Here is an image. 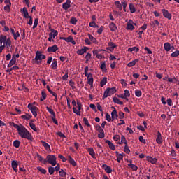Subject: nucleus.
<instances>
[{"instance_id":"obj_1","label":"nucleus","mask_w":179,"mask_h":179,"mask_svg":"<svg viewBox=\"0 0 179 179\" xmlns=\"http://www.w3.org/2000/svg\"><path fill=\"white\" fill-rule=\"evenodd\" d=\"M13 127L17 130L18 135L20 138H23L24 139H28L30 141L31 139V134L30 131L24 127L22 124H17L16 123H13Z\"/></svg>"},{"instance_id":"obj_2","label":"nucleus","mask_w":179,"mask_h":179,"mask_svg":"<svg viewBox=\"0 0 179 179\" xmlns=\"http://www.w3.org/2000/svg\"><path fill=\"white\" fill-rule=\"evenodd\" d=\"M45 58H47L45 55H43V52L38 50L36 52L35 58L32 59V62H36L37 65H41V61Z\"/></svg>"},{"instance_id":"obj_3","label":"nucleus","mask_w":179,"mask_h":179,"mask_svg":"<svg viewBox=\"0 0 179 179\" xmlns=\"http://www.w3.org/2000/svg\"><path fill=\"white\" fill-rule=\"evenodd\" d=\"M46 161L52 166H57V157L54 155H49L46 157Z\"/></svg>"},{"instance_id":"obj_4","label":"nucleus","mask_w":179,"mask_h":179,"mask_svg":"<svg viewBox=\"0 0 179 179\" xmlns=\"http://www.w3.org/2000/svg\"><path fill=\"white\" fill-rule=\"evenodd\" d=\"M28 108L30 110L34 117H37V112L38 111V108H37V106H33L31 103H29Z\"/></svg>"},{"instance_id":"obj_5","label":"nucleus","mask_w":179,"mask_h":179,"mask_svg":"<svg viewBox=\"0 0 179 179\" xmlns=\"http://www.w3.org/2000/svg\"><path fill=\"white\" fill-rule=\"evenodd\" d=\"M77 107L78 110H77L76 108L73 107V112L74 113V114L80 116V110H82V103L77 101Z\"/></svg>"},{"instance_id":"obj_6","label":"nucleus","mask_w":179,"mask_h":179,"mask_svg":"<svg viewBox=\"0 0 179 179\" xmlns=\"http://www.w3.org/2000/svg\"><path fill=\"white\" fill-rule=\"evenodd\" d=\"M113 94V88L108 87L105 90L103 96V99H107V97H111V95Z\"/></svg>"},{"instance_id":"obj_7","label":"nucleus","mask_w":179,"mask_h":179,"mask_svg":"<svg viewBox=\"0 0 179 179\" xmlns=\"http://www.w3.org/2000/svg\"><path fill=\"white\" fill-rule=\"evenodd\" d=\"M101 51H103V50H93V55H94L95 57H96V58H98V59H101V58H103V55H101Z\"/></svg>"},{"instance_id":"obj_8","label":"nucleus","mask_w":179,"mask_h":179,"mask_svg":"<svg viewBox=\"0 0 179 179\" xmlns=\"http://www.w3.org/2000/svg\"><path fill=\"white\" fill-rule=\"evenodd\" d=\"M58 50H59L58 45H54L52 46L48 47L47 49V52H57V51H58Z\"/></svg>"},{"instance_id":"obj_9","label":"nucleus","mask_w":179,"mask_h":179,"mask_svg":"<svg viewBox=\"0 0 179 179\" xmlns=\"http://www.w3.org/2000/svg\"><path fill=\"white\" fill-rule=\"evenodd\" d=\"M162 13H163V16H164V17H166L169 20H171V17H172L171 13H169V10H167L166 9H162Z\"/></svg>"},{"instance_id":"obj_10","label":"nucleus","mask_w":179,"mask_h":179,"mask_svg":"<svg viewBox=\"0 0 179 179\" xmlns=\"http://www.w3.org/2000/svg\"><path fill=\"white\" fill-rule=\"evenodd\" d=\"M156 142L158 145H162V143H163V138H162V134L160 131H157V133Z\"/></svg>"},{"instance_id":"obj_11","label":"nucleus","mask_w":179,"mask_h":179,"mask_svg":"<svg viewBox=\"0 0 179 179\" xmlns=\"http://www.w3.org/2000/svg\"><path fill=\"white\" fill-rule=\"evenodd\" d=\"M20 12L23 14V16L25 19H29L30 17L29 15V11H27V8L26 7H24L22 9H21Z\"/></svg>"},{"instance_id":"obj_12","label":"nucleus","mask_w":179,"mask_h":179,"mask_svg":"<svg viewBox=\"0 0 179 179\" xmlns=\"http://www.w3.org/2000/svg\"><path fill=\"white\" fill-rule=\"evenodd\" d=\"M67 160L69 163L71 164V166H73V167H76L77 166L76 162L75 161V159H73V158H72L71 155H68Z\"/></svg>"},{"instance_id":"obj_13","label":"nucleus","mask_w":179,"mask_h":179,"mask_svg":"<svg viewBox=\"0 0 179 179\" xmlns=\"http://www.w3.org/2000/svg\"><path fill=\"white\" fill-rule=\"evenodd\" d=\"M17 166H19L17 161L13 160L11 162V167L15 173H17Z\"/></svg>"},{"instance_id":"obj_14","label":"nucleus","mask_w":179,"mask_h":179,"mask_svg":"<svg viewBox=\"0 0 179 179\" xmlns=\"http://www.w3.org/2000/svg\"><path fill=\"white\" fill-rule=\"evenodd\" d=\"M87 83L90 86H93V75L92 73H89L87 76Z\"/></svg>"},{"instance_id":"obj_15","label":"nucleus","mask_w":179,"mask_h":179,"mask_svg":"<svg viewBox=\"0 0 179 179\" xmlns=\"http://www.w3.org/2000/svg\"><path fill=\"white\" fill-rule=\"evenodd\" d=\"M62 8L64 10H68L71 8V0H66L65 3L62 4Z\"/></svg>"},{"instance_id":"obj_16","label":"nucleus","mask_w":179,"mask_h":179,"mask_svg":"<svg viewBox=\"0 0 179 179\" xmlns=\"http://www.w3.org/2000/svg\"><path fill=\"white\" fill-rule=\"evenodd\" d=\"M102 169L105 170L106 173H108V174H110V173H113V169H111V168L107 164H103Z\"/></svg>"},{"instance_id":"obj_17","label":"nucleus","mask_w":179,"mask_h":179,"mask_svg":"<svg viewBox=\"0 0 179 179\" xmlns=\"http://www.w3.org/2000/svg\"><path fill=\"white\" fill-rule=\"evenodd\" d=\"M132 23H134V21H132V20H129L126 27L127 30H134V29H135V27H134Z\"/></svg>"},{"instance_id":"obj_18","label":"nucleus","mask_w":179,"mask_h":179,"mask_svg":"<svg viewBox=\"0 0 179 179\" xmlns=\"http://www.w3.org/2000/svg\"><path fill=\"white\" fill-rule=\"evenodd\" d=\"M36 156L38 157V159L41 163H43V164H47V159H44L43 156L40 155L38 153H36Z\"/></svg>"},{"instance_id":"obj_19","label":"nucleus","mask_w":179,"mask_h":179,"mask_svg":"<svg viewBox=\"0 0 179 179\" xmlns=\"http://www.w3.org/2000/svg\"><path fill=\"white\" fill-rule=\"evenodd\" d=\"M15 64H16V57H15V55H13L12 59L10 61L7 66L8 68H12Z\"/></svg>"},{"instance_id":"obj_20","label":"nucleus","mask_w":179,"mask_h":179,"mask_svg":"<svg viewBox=\"0 0 179 179\" xmlns=\"http://www.w3.org/2000/svg\"><path fill=\"white\" fill-rule=\"evenodd\" d=\"M87 50H89V48L84 46L83 49H80L77 51V54L78 55H83V54H85V52H87Z\"/></svg>"},{"instance_id":"obj_21","label":"nucleus","mask_w":179,"mask_h":179,"mask_svg":"<svg viewBox=\"0 0 179 179\" xmlns=\"http://www.w3.org/2000/svg\"><path fill=\"white\" fill-rule=\"evenodd\" d=\"M146 159L148 160V162H150V163H152V164H155L157 162V159L156 158H153L152 157H146Z\"/></svg>"},{"instance_id":"obj_22","label":"nucleus","mask_w":179,"mask_h":179,"mask_svg":"<svg viewBox=\"0 0 179 179\" xmlns=\"http://www.w3.org/2000/svg\"><path fill=\"white\" fill-rule=\"evenodd\" d=\"M41 142L43 148H45V149L46 150H51V147L50 146V145L48 143H46L44 141H41Z\"/></svg>"},{"instance_id":"obj_23","label":"nucleus","mask_w":179,"mask_h":179,"mask_svg":"<svg viewBox=\"0 0 179 179\" xmlns=\"http://www.w3.org/2000/svg\"><path fill=\"white\" fill-rule=\"evenodd\" d=\"M88 152L93 159L96 157V152H94V150L92 148H88Z\"/></svg>"},{"instance_id":"obj_24","label":"nucleus","mask_w":179,"mask_h":179,"mask_svg":"<svg viewBox=\"0 0 179 179\" xmlns=\"http://www.w3.org/2000/svg\"><path fill=\"white\" fill-rule=\"evenodd\" d=\"M50 31H51V33H50L49 34L52 35V38H55V37H57V36H58V31H57L55 29H50Z\"/></svg>"},{"instance_id":"obj_25","label":"nucleus","mask_w":179,"mask_h":179,"mask_svg":"<svg viewBox=\"0 0 179 179\" xmlns=\"http://www.w3.org/2000/svg\"><path fill=\"white\" fill-rule=\"evenodd\" d=\"M164 48L165 50V51H170V50H171V45L170 44V43H166L164 45Z\"/></svg>"},{"instance_id":"obj_26","label":"nucleus","mask_w":179,"mask_h":179,"mask_svg":"<svg viewBox=\"0 0 179 179\" xmlns=\"http://www.w3.org/2000/svg\"><path fill=\"white\" fill-rule=\"evenodd\" d=\"M52 69H57L58 68V62H57V59H54L53 62L51 64Z\"/></svg>"},{"instance_id":"obj_27","label":"nucleus","mask_w":179,"mask_h":179,"mask_svg":"<svg viewBox=\"0 0 179 179\" xmlns=\"http://www.w3.org/2000/svg\"><path fill=\"white\" fill-rule=\"evenodd\" d=\"M138 61H139V59H136L135 60H133L132 62L128 63L127 66L129 68H131V66H135L136 62H138Z\"/></svg>"},{"instance_id":"obj_28","label":"nucleus","mask_w":179,"mask_h":179,"mask_svg":"<svg viewBox=\"0 0 179 179\" xmlns=\"http://www.w3.org/2000/svg\"><path fill=\"white\" fill-rule=\"evenodd\" d=\"M6 42V36H3V35H1L0 36V45H2L3 43H4V45H5V43Z\"/></svg>"},{"instance_id":"obj_29","label":"nucleus","mask_w":179,"mask_h":179,"mask_svg":"<svg viewBox=\"0 0 179 179\" xmlns=\"http://www.w3.org/2000/svg\"><path fill=\"white\" fill-rule=\"evenodd\" d=\"M129 9H130L131 13H135V12H136V9L135 8V6L132 3H131L129 4Z\"/></svg>"},{"instance_id":"obj_30","label":"nucleus","mask_w":179,"mask_h":179,"mask_svg":"<svg viewBox=\"0 0 179 179\" xmlns=\"http://www.w3.org/2000/svg\"><path fill=\"white\" fill-rule=\"evenodd\" d=\"M47 99V94H45V91L43 90L41 92V101H44Z\"/></svg>"},{"instance_id":"obj_31","label":"nucleus","mask_w":179,"mask_h":179,"mask_svg":"<svg viewBox=\"0 0 179 179\" xmlns=\"http://www.w3.org/2000/svg\"><path fill=\"white\" fill-rule=\"evenodd\" d=\"M115 5L116 8H117V9H119V10H122V4H121V3H120V1H115Z\"/></svg>"},{"instance_id":"obj_32","label":"nucleus","mask_w":179,"mask_h":179,"mask_svg":"<svg viewBox=\"0 0 179 179\" xmlns=\"http://www.w3.org/2000/svg\"><path fill=\"white\" fill-rule=\"evenodd\" d=\"M13 145L14 148H20V141L19 140H15L13 141Z\"/></svg>"},{"instance_id":"obj_33","label":"nucleus","mask_w":179,"mask_h":179,"mask_svg":"<svg viewBox=\"0 0 179 179\" xmlns=\"http://www.w3.org/2000/svg\"><path fill=\"white\" fill-rule=\"evenodd\" d=\"M113 101L114 103H116L117 104H120V106H122V104H124V102L120 101V99L117 97H113Z\"/></svg>"},{"instance_id":"obj_34","label":"nucleus","mask_w":179,"mask_h":179,"mask_svg":"<svg viewBox=\"0 0 179 179\" xmlns=\"http://www.w3.org/2000/svg\"><path fill=\"white\" fill-rule=\"evenodd\" d=\"M107 83V78H103L100 83L101 87H103L105 86V85Z\"/></svg>"},{"instance_id":"obj_35","label":"nucleus","mask_w":179,"mask_h":179,"mask_svg":"<svg viewBox=\"0 0 179 179\" xmlns=\"http://www.w3.org/2000/svg\"><path fill=\"white\" fill-rule=\"evenodd\" d=\"M33 116L31 115H29V114H27V115H23L21 116V118H23V120H30V118H32Z\"/></svg>"},{"instance_id":"obj_36","label":"nucleus","mask_w":179,"mask_h":179,"mask_svg":"<svg viewBox=\"0 0 179 179\" xmlns=\"http://www.w3.org/2000/svg\"><path fill=\"white\" fill-rule=\"evenodd\" d=\"M73 38L69 36L67 38H60L61 40H64L66 43H71Z\"/></svg>"},{"instance_id":"obj_37","label":"nucleus","mask_w":179,"mask_h":179,"mask_svg":"<svg viewBox=\"0 0 179 179\" xmlns=\"http://www.w3.org/2000/svg\"><path fill=\"white\" fill-rule=\"evenodd\" d=\"M6 44L7 48H9L12 45V41H10V38L6 39Z\"/></svg>"},{"instance_id":"obj_38","label":"nucleus","mask_w":179,"mask_h":179,"mask_svg":"<svg viewBox=\"0 0 179 179\" xmlns=\"http://www.w3.org/2000/svg\"><path fill=\"white\" fill-rule=\"evenodd\" d=\"M29 127L30 128H31V129H33V131H34V132H37L38 129H37V127H36V124H34V123L29 122Z\"/></svg>"},{"instance_id":"obj_39","label":"nucleus","mask_w":179,"mask_h":179,"mask_svg":"<svg viewBox=\"0 0 179 179\" xmlns=\"http://www.w3.org/2000/svg\"><path fill=\"white\" fill-rule=\"evenodd\" d=\"M19 69V66H14L13 67H11L9 69L6 70V72H12V71H17Z\"/></svg>"},{"instance_id":"obj_40","label":"nucleus","mask_w":179,"mask_h":179,"mask_svg":"<svg viewBox=\"0 0 179 179\" xmlns=\"http://www.w3.org/2000/svg\"><path fill=\"white\" fill-rule=\"evenodd\" d=\"M113 119L114 118H118V115L117 114V110L115 108L113 107Z\"/></svg>"},{"instance_id":"obj_41","label":"nucleus","mask_w":179,"mask_h":179,"mask_svg":"<svg viewBox=\"0 0 179 179\" xmlns=\"http://www.w3.org/2000/svg\"><path fill=\"white\" fill-rule=\"evenodd\" d=\"M55 171V169L54 167H52V166H49L48 167L49 174L52 175V174H54Z\"/></svg>"},{"instance_id":"obj_42","label":"nucleus","mask_w":179,"mask_h":179,"mask_svg":"<svg viewBox=\"0 0 179 179\" xmlns=\"http://www.w3.org/2000/svg\"><path fill=\"white\" fill-rule=\"evenodd\" d=\"M59 176H60V177H66V172H64V169H60Z\"/></svg>"},{"instance_id":"obj_43","label":"nucleus","mask_w":179,"mask_h":179,"mask_svg":"<svg viewBox=\"0 0 179 179\" xmlns=\"http://www.w3.org/2000/svg\"><path fill=\"white\" fill-rule=\"evenodd\" d=\"M37 170L42 173V174H47V170L44 169L43 168H41L40 166L37 167Z\"/></svg>"},{"instance_id":"obj_44","label":"nucleus","mask_w":179,"mask_h":179,"mask_svg":"<svg viewBox=\"0 0 179 179\" xmlns=\"http://www.w3.org/2000/svg\"><path fill=\"white\" fill-rule=\"evenodd\" d=\"M69 85L71 86L73 90H75V89H76V87H75V82H73L72 80L69 81Z\"/></svg>"},{"instance_id":"obj_45","label":"nucleus","mask_w":179,"mask_h":179,"mask_svg":"<svg viewBox=\"0 0 179 179\" xmlns=\"http://www.w3.org/2000/svg\"><path fill=\"white\" fill-rule=\"evenodd\" d=\"M90 41H92V43H96V41H97V40L95 39V38L93 37V36H92V34H87Z\"/></svg>"},{"instance_id":"obj_46","label":"nucleus","mask_w":179,"mask_h":179,"mask_svg":"<svg viewBox=\"0 0 179 179\" xmlns=\"http://www.w3.org/2000/svg\"><path fill=\"white\" fill-rule=\"evenodd\" d=\"M124 150L125 153H127V155H129V153L131 152V150H129V148L128 147V144H126V145L124 148Z\"/></svg>"},{"instance_id":"obj_47","label":"nucleus","mask_w":179,"mask_h":179,"mask_svg":"<svg viewBox=\"0 0 179 179\" xmlns=\"http://www.w3.org/2000/svg\"><path fill=\"white\" fill-rule=\"evenodd\" d=\"M83 121L87 127H90V123H89V120L86 117H83Z\"/></svg>"},{"instance_id":"obj_48","label":"nucleus","mask_w":179,"mask_h":179,"mask_svg":"<svg viewBox=\"0 0 179 179\" xmlns=\"http://www.w3.org/2000/svg\"><path fill=\"white\" fill-rule=\"evenodd\" d=\"M129 167L132 169L134 170V171H136V170H138V166L135 164H129Z\"/></svg>"},{"instance_id":"obj_49","label":"nucleus","mask_w":179,"mask_h":179,"mask_svg":"<svg viewBox=\"0 0 179 179\" xmlns=\"http://www.w3.org/2000/svg\"><path fill=\"white\" fill-rule=\"evenodd\" d=\"M98 138H99L100 139H103V138H104V130L99 131V134H98Z\"/></svg>"},{"instance_id":"obj_50","label":"nucleus","mask_w":179,"mask_h":179,"mask_svg":"<svg viewBox=\"0 0 179 179\" xmlns=\"http://www.w3.org/2000/svg\"><path fill=\"white\" fill-rule=\"evenodd\" d=\"M38 26V18H36L34 22L33 29H36Z\"/></svg>"},{"instance_id":"obj_51","label":"nucleus","mask_w":179,"mask_h":179,"mask_svg":"<svg viewBox=\"0 0 179 179\" xmlns=\"http://www.w3.org/2000/svg\"><path fill=\"white\" fill-rule=\"evenodd\" d=\"M70 23L71 24H76V23H78V20L75 17H72L70 20Z\"/></svg>"},{"instance_id":"obj_52","label":"nucleus","mask_w":179,"mask_h":179,"mask_svg":"<svg viewBox=\"0 0 179 179\" xmlns=\"http://www.w3.org/2000/svg\"><path fill=\"white\" fill-rule=\"evenodd\" d=\"M106 143H107L110 148V149H111V150H113V143L111 141H110V140H106Z\"/></svg>"},{"instance_id":"obj_53","label":"nucleus","mask_w":179,"mask_h":179,"mask_svg":"<svg viewBox=\"0 0 179 179\" xmlns=\"http://www.w3.org/2000/svg\"><path fill=\"white\" fill-rule=\"evenodd\" d=\"M135 94L136 97H141V96H142V92L141 90H137L135 91Z\"/></svg>"},{"instance_id":"obj_54","label":"nucleus","mask_w":179,"mask_h":179,"mask_svg":"<svg viewBox=\"0 0 179 179\" xmlns=\"http://www.w3.org/2000/svg\"><path fill=\"white\" fill-rule=\"evenodd\" d=\"M179 55V50H176L175 52H173V53H171V56L173 57H178Z\"/></svg>"},{"instance_id":"obj_55","label":"nucleus","mask_w":179,"mask_h":179,"mask_svg":"<svg viewBox=\"0 0 179 179\" xmlns=\"http://www.w3.org/2000/svg\"><path fill=\"white\" fill-rule=\"evenodd\" d=\"M113 139L114 141H116V142L117 143H120V137L119 135H115L114 137H113Z\"/></svg>"},{"instance_id":"obj_56","label":"nucleus","mask_w":179,"mask_h":179,"mask_svg":"<svg viewBox=\"0 0 179 179\" xmlns=\"http://www.w3.org/2000/svg\"><path fill=\"white\" fill-rule=\"evenodd\" d=\"M59 159H61L62 162H65L68 159H66L65 157H64L62 155H59L58 156Z\"/></svg>"},{"instance_id":"obj_57","label":"nucleus","mask_w":179,"mask_h":179,"mask_svg":"<svg viewBox=\"0 0 179 179\" xmlns=\"http://www.w3.org/2000/svg\"><path fill=\"white\" fill-rule=\"evenodd\" d=\"M96 131H98V132H101V131H104L101 127L99 124H96V127H95Z\"/></svg>"},{"instance_id":"obj_58","label":"nucleus","mask_w":179,"mask_h":179,"mask_svg":"<svg viewBox=\"0 0 179 179\" xmlns=\"http://www.w3.org/2000/svg\"><path fill=\"white\" fill-rule=\"evenodd\" d=\"M13 36H14V40H17L18 37H20V34L19 33V31H17L13 34Z\"/></svg>"},{"instance_id":"obj_59","label":"nucleus","mask_w":179,"mask_h":179,"mask_svg":"<svg viewBox=\"0 0 179 179\" xmlns=\"http://www.w3.org/2000/svg\"><path fill=\"white\" fill-rule=\"evenodd\" d=\"M122 158H123L122 155L119 154L117 155V160L118 163H120V162H121V160H122Z\"/></svg>"},{"instance_id":"obj_60","label":"nucleus","mask_w":179,"mask_h":179,"mask_svg":"<svg viewBox=\"0 0 179 179\" xmlns=\"http://www.w3.org/2000/svg\"><path fill=\"white\" fill-rule=\"evenodd\" d=\"M124 97H129L131 96V94L129 93V91L128 90H124Z\"/></svg>"},{"instance_id":"obj_61","label":"nucleus","mask_w":179,"mask_h":179,"mask_svg":"<svg viewBox=\"0 0 179 179\" xmlns=\"http://www.w3.org/2000/svg\"><path fill=\"white\" fill-rule=\"evenodd\" d=\"M29 20L28 21L27 24H29V26H32L33 25V17L29 16Z\"/></svg>"},{"instance_id":"obj_62","label":"nucleus","mask_w":179,"mask_h":179,"mask_svg":"<svg viewBox=\"0 0 179 179\" xmlns=\"http://www.w3.org/2000/svg\"><path fill=\"white\" fill-rule=\"evenodd\" d=\"M104 30V27L101 26L99 29L97 30L98 34H101L103 33V31Z\"/></svg>"},{"instance_id":"obj_63","label":"nucleus","mask_w":179,"mask_h":179,"mask_svg":"<svg viewBox=\"0 0 179 179\" xmlns=\"http://www.w3.org/2000/svg\"><path fill=\"white\" fill-rule=\"evenodd\" d=\"M4 10L6 12H10V6L6 5V6H4Z\"/></svg>"},{"instance_id":"obj_64","label":"nucleus","mask_w":179,"mask_h":179,"mask_svg":"<svg viewBox=\"0 0 179 179\" xmlns=\"http://www.w3.org/2000/svg\"><path fill=\"white\" fill-rule=\"evenodd\" d=\"M46 110L50 113L52 115V114H54L55 112H54V110L51 109L50 107L46 106Z\"/></svg>"}]
</instances>
